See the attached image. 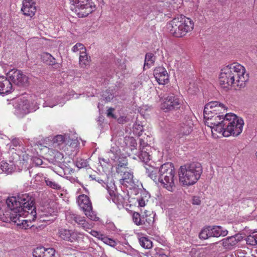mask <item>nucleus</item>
<instances>
[{"label": "nucleus", "mask_w": 257, "mask_h": 257, "mask_svg": "<svg viewBox=\"0 0 257 257\" xmlns=\"http://www.w3.org/2000/svg\"><path fill=\"white\" fill-rule=\"evenodd\" d=\"M0 168L3 172L7 174H10L12 172V169L9 167V165L7 162H2Z\"/></svg>", "instance_id": "42"}, {"label": "nucleus", "mask_w": 257, "mask_h": 257, "mask_svg": "<svg viewBox=\"0 0 257 257\" xmlns=\"http://www.w3.org/2000/svg\"><path fill=\"white\" fill-rule=\"evenodd\" d=\"M205 124L211 128L212 136L215 138H221L224 127L225 115L216 114L203 112Z\"/></svg>", "instance_id": "7"}, {"label": "nucleus", "mask_w": 257, "mask_h": 257, "mask_svg": "<svg viewBox=\"0 0 257 257\" xmlns=\"http://www.w3.org/2000/svg\"><path fill=\"white\" fill-rule=\"evenodd\" d=\"M104 243L111 246L115 247L117 243L113 239L108 237L104 235V236L102 238V240Z\"/></svg>", "instance_id": "39"}, {"label": "nucleus", "mask_w": 257, "mask_h": 257, "mask_svg": "<svg viewBox=\"0 0 257 257\" xmlns=\"http://www.w3.org/2000/svg\"><path fill=\"white\" fill-rule=\"evenodd\" d=\"M0 220L16 222V197H8L6 201L0 200Z\"/></svg>", "instance_id": "6"}, {"label": "nucleus", "mask_w": 257, "mask_h": 257, "mask_svg": "<svg viewBox=\"0 0 257 257\" xmlns=\"http://www.w3.org/2000/svg\"><path fill=\"white\" fill-rule=\"evenodd\" d=\"M17 88L20 87L22 90H26L30 85L29 78L20 70H17Z\"/></svg>", "instance_id": "23"}, {"label": "nucleus", "mask_w": 257, "mask_h": 257, "mask_svg": "<svg viewBox=\"0 0 257 257\" xmlns=\"http://www.w3.org/2000/svg\"><path fill=\"white\" fill-rule=\"evenodd\" d=\"M221 244L226 249H230L238 242L235 236H231L223 239Z\"/></svg>", "instance_id": "28"}, {"label": "nucleus", "mask_w": 257, "mask_h": 257, "mask_svg": "<svg viewBox=\"0 0 257 257\" xmlns=\"http://www.w3.org/2000/svg\"><path fill=\"white\" fill-rule=\"evenodd\" d=\"M159 257H169L168 255L165 254H160Z\"/></svg>", "instance_id": "48"}, {"label": "nucleus", "mask_w": 257, "mask_h": 257, "mask_svg": "<svg viewBox=\"0 0 257 257\" xmlns=\"http://www.w3.org/2000/svg\"><path fill=\"white\" fill-rule=\"evenodd\" d=\"M90 234L94 237H97V238L100 239L101 240H102V238L104 236V234H102L100 232L95 230H91L90 232Z\"/></svg>", "instance_id": "43"}, {"label": "nucleus", "mask_w": 257, "mask_h": 257, "mask_svg": "<svg viewBox=\"0 0 257 257\" xmlns=\"http://www.w3.org/2000/svg\"><path fill=\"white\" fill-rule=\"evenodd\" d=\"M185 101L182 96L171 94L165 97L161 103V109L165 112L180 109Z\"/></svg>", "instance_id": "11"}, {"label": "nucleus", "mask_w": 257, "mask_h": 257, "mask_svg": "<svg viewBox=\"0 0 257 257\" xmlns=\"http://www.w3.org/2000/svg\"><path fill=\"white\" fill-rule=\"evenodd\" d=\"M16 69H13L7 73V77L0 76V94L5 95L11 93L16 84Z\"/></svg>", "instance_id": "10"}, {"label": "nucleus", "mask_w": 257, "mask_h": 257, "mask_svg": "<svg viewBox=\"0 0 257 257\" xmlns=\"http://www.w3.org/2000/svg\"><path fill=\"white\" fill-rule=\"evenodd\" d=\"M133 220L134 222L137 225H142V215L139 213L135 212L133 214Z\"/></svg>", "instance_id": "37"}, {"label": "nucleus", "mask_w": 257, "mask_h": 257, "mask_svg": "<svg viewBox=\"0 0 257 257\" xmlns=\"http://www.w3.org/2000/svg\"><path fill=\"white\" fill-rule=\"evenodd\" d=\"M32 96L27 94L26 96L19 99L17 111L22 114H25L30 112L31 103Z\"/></svg>", "instance_id": "16"}, {"label": "nucleus", "mask_w": 257, "mask_h": 257, "mask_svg": "<svg viewBox=\"0 0 257 257\" xmlns=\"http://www.w3.org/2000/svg\"><path fill=\"white\" fill-rule=\"evenodd\" d=\"M32 254L33 257H55V250L53 248L39 246L34 249Z\"/></svg>", "instance_id": "20"}, {"label": "nucleus", "mask_w": 257, "mask_h": 257, "mask_svg": "<svg viewBox=\"0 0 257 257\" xmlns=\"http://www.w3.org/2000/svg\"><path fill=\"white\" fill-rule=\"evenodd\" d=\"M138 202L139 207H145L146 205V201L143 197H141L140 198L138 199Z\"/></svg>", "instance_id": "46"}, {"label": "nucleus", "mask_w": 257, "mask_h": 257, "mask_svg": "<svg viewBox=\"0 0 257 257\" xmlns=\"http://www.w3.org/2000/svg\"><path fill=\"white\" fill-rule=\"evenodd\" d=\"M118 164L116 168V172L118 174L123 172V169L127 168L128 165L127 159L126 157L119 156L117 159Z\"/></svg>", "instance_id": "29"}, {"label": "nucleus", "mask_w": 257, "mask_h": 257, "mask_svg": "<svg viewBox=\"0 0 257 257\" xmlns=\"http://www.w3.org/2000/svg\"><path fill=\"white\" fill-rule=\"evenodd\" d=\"M66 218L68 221L71 223H77L86 231L91 229L92 227V224L86 220L85 217L76 214L68 213L66 214Z\"/></svg>", "instance_id": "13"}, {"label": "nucleus", "mask_w": 257, "mask_h": 257, "mask_svg": "<svg viewBox=\"0 0 257 257\" xmlns=\"http://www.w3.org/2000/svg\"><path fill=\"white\" fill-rule=\"evenodd\" d=\"M155 61V58L154 55L152 53H147L146 54L144 68L147 67L150 68L152 66Z\"/></svg>", "instance_id": "32"}, {"label": "nucleus", "mask_w": 257, "mask_h": 257, "mask_svg": "<svg viewBox=\"0 0 257 257\" xmlns=\"http://www.w3.org/2000/svg\"><path fill=\"white\" fill-rule=\"evenodd\" d=\"M36 215L37 212L35 211H32L27 215H21L20 217L24 216L27 217V219L20 220L19 218H18L17 220L19 221V222H17V230L19 229H27L32 227V221L35 220ZM17 217H20L19 216Z\"/></svg>", "instance_id": "15"}, {"label": "nucleus", "mask_w": 257, "mask_h": 257, "mask_svg": "<svg viewBox=\"0 0 257 257\" xmlns=\"http://www.w3.org/2000/svg\"><path fill=\"white\" fill-rule=\"evenodd\" d=\"M211 228L212 237H218L221 236H225L228 233V231L226 229H223L221 226H211Z\"/></svg>", "instance_id": "30"}, {"label": "nucleus", "mask_w": 257, "mask_h": 257, "mask_svg": "<svg viewBox=\"0 0 257 257\" xmlns=\"http://www.w3.org/2000/svg\"><path fill=\"white\" fill-rule=\"evenodd\" d=\"M223 122L224 127L221 137H228L230 136H238L241 133L244 125L243 120L235 114L226 113Z\"/></svg>", "instance_id": "4"}, {"label": "nucleus", "mask_w": 257, "mask_h": 257, "mask_svg": "<svg viewBox=\"0 0 257 257\" xmlns=\"http://www.w3.org/2000/svg\"><path fill=\"white\" fill-rule=\"evenodd\" d=\"M52 147L56 149L63 150L65 144V138L63 135H57L52 140Z\"/></svg>", "instance_id": "26"}, {"label": "nucleus", "mask_w": 257, "mask_h": 257, "mask_svg": "<svg viewBox=\"0 0 257 257\" xmlns=\"http://www.w3.org/2000/svg\"><path fill=\"white\" fill-rule=\"evenodd\" d=\"M175 174L174 165L170 162L163 164L159 169V182L164 188L170 192H173L175 188Z\"/></svg>", "instance_id": "5"}, {"label": "nucleus", "mask_w": 257, "mask_h": 257, "mask_svg": "<svg viewBox=\"0 0 257 257\" xmlns=\"http://www.w3.org/2000/svg\"><path fill=\"white\" fill-rule=\"evenodd\" d=\"M36 3L33 0H24L21 11L25 16L33 17L36 12Z\"/></svg>", "instance_id": "18"}, {"label": "nucleus", "mask_w": 257, "mask_h": 257, "mask_svg": "<svg viewBox=\"0 0 257 257\" xmlns=\"http://www.w3.org/2000/svg\"><path fill=\"white\" fill-rule=\"evenodd\" d=\"M246 243L251 245L257 244V231L253 232L246 238Z\"/></svg>", "instance_id": "34"}, {"label": "nucleus", "mask_w": 257, "mask_h": 257, "mask_svg": "<svg viewBox=\"0 0 257 257\" xmlns=\"http://www.w3.org/2000/svg\"><path fill=\"white\" fill-rule=\"evenodd\" d=\"M193 123L192 120L187 117L185 120L180 124L179 127V136L180 137L188 135L192 131Z\"/></svg>", "instance_id": "22"}, {"label": "nucleus", "mask_w": 257, "mask_h": 257, "mask_svg": "<svg viewBox=\"0 0 257 257\" xmlns=\"http://www.w3.org/2000/svg\"><path fill=\"white\" fill-rule=\"evenodd\" d=\"M192 203L194 205H199L201 204V200L198 196H193L192 197Z\"/></svg>", "instance_id": "45"}, {"label": "nucleus", "mask_w": 257, "mask_h": 257, "mask_svg": "<svg viewBox=\"0 0 257 257\" xmlns=\"http://www.w3.org/2000/svg\"><path fill=\"white\" fill-rule=\"evenodd\" d=\"M227 110V107L218 101H211L206 104L204 112L216 114H223Z\"/></svg>", "instance_id": "14"}, {"label": "nucleus", "mask_w": 257, "mask_h": 257, "mask_svg": "<svg viewBox=\"0 0 257 257\" xmlns=\"http://www.w3.org/2000/svg\"><path fill=\"white\" fill-rule=\"evenodd\" d=\"M167 26L171 35L181 38L193 30L194 22L191 19L181 15L170 21Z\"/></svg>", "instance_id": "3"}, {"label": "nucleus", "mask_w": 257, "mask_h": 257, "mask_svg": "<svg viewBox=\"0 0 257 257\" xmlns=\"http://www.w3.org/2000/svg\"><path fill=\"white\" fill-rule=\"evenodd\" d=\"M154 75L159 84L165 85L169 81V75L166 69L162 67L156 68L154 70Z\"/></svg>", "instance_id": "17"}, {"label": "nucleus", "mask_w": 257, "mask_h": 257, "mask_svg": "<svg viewBox=\"0 0 257 257\" xmlns=\"http://www.w3.org/2000/svg\"><path fill=\"white\" fill-rule=\"evenodd\" d=\"M71 10L79 18H84L96 10L92 0H70Z\"/></svg>", "instance_id": "8"}, {"label": "nucleus", "mask_w": 257, "mask_h": 257, "mask_svg": "<svg viewBox=\"0 0 257 257\" xmlns=\"http://www.w3.org/2000/svg\"><path fill=\"white\" fill-rule=\"evenodd\" d=\"M144 167L148 176L155 182H159V169L148 164H146Z\"/></svg>", "instance_id": "25"}, {"label": "nucleus", "mask_w": 257, "mask_h": 257, "mask_svg": "<svg viewBox=\"0 0 257 257\" xmlns=\"http://www.w3.org/2000/svg\"><path fill=\"white\" fill-rule=\"evenodd\" d=\"M211 230V226L204 227L199 233V238L201 239H207L209 237H212V234Z\"/></svg>", "instance_id": "31"}, {"label": "nucleus", "mask_w": 257, "mask_h": 257, "mask_svg": "<svg viewBox=\"0 0 257 257\" xmlns=\"http://www.w3.org/2000/svg\"><path fill=\"white\" fill-rule=\"evenodd\" d=\"M140 159L144 162L145 163V165L147 164V162H148L150 160V155L146 151H142L141 154L140 155Z\"/></svg>", "instance_id": "41"}, {"label": "nucleus", "mask_w": 257, "mask_h": 257, "mask_svg": "<svg viewBox=\"0 0 257 257\" xmlns=\"http://www.w3.org/2000/svg\"><path fill=\"white\" fill-rule=\"evenodd\" d=\"M202 173V166L198 163L182 166L179 171V181L184 186L193 185L199 179Z\"/></svg>", "instance_id": "2"}, {"label": "nucleus", "mask_w": 257, "mask_h": 257, "mask_svg": "<svg viewBox=\"0 0 257 257\" xmlns=\"http://www.w3.org/2000/svg\"><path fill=\"white\" fill-rule=\"evenodd\" d=\"M86 49L85 47L81 43H76L72 48V51L74 52H79V54L81 53V51H86Z\"/></svg>", "instance_id": "38"}, {"label": "nucleus", "mask_w": 257, "mask_h": 257, "mask_svg": "<svg viewBox=\"0 0 257 257\" xmlns=\"http://www.w3.org/2000/svg\"><path fill=\"white\" fill-rule=\"evenodd\" d=\"M34 201V198L29 194L17 195V216L27 215L32 211L36 212Z\"/></svg>", "instance_id": "9"}, {"label": "nucleus", "mask_w": 257, "mask_h": 257, "mask_svg": "<svg viewBox=\"0 0 257 257\" xmlns=\"http://www.w3.org/2000/svg\"><path fill=\"white\" fill-rule=\"evenodd\" d=\"M113 110H114V108H108V109L107 110V116H111L112 117H114V115L113 113Z\"/></svg>", "instance_id": "47"}, {"label": "nucleus", "mask_w": 257, "mask_h": 257, "mask_svg": "<svg viewBox=\"0 0 257 257\" xmlns=\"http://www.w3.org/2000/svg\"><path fill=\"white\" fill-rule=\"evenodd\" d=\"M14 99H15L14 98V99H13L11 100V102H10V103H9V104H13V101H14Z\"/></svg>", "instance_id": "50"}, {"label": "nucleus", "mask_w": 257, "mask_h": 257, "mask_svg": "<svg viewBox=\"0 0 257 257\" xmlns=\"http://www.w3.org/2000/svg\"><path fill=\"white\" fill-rule=\"evenodd\" d=\"M112 201L116 204H122L123 202L124 199L122 196L116 195L113 191H108Z\"/></svg>", "instance_id": "36"}, {"label": "nucleus", "mask_w": 257, "mask_h": 257, "mask_svg": "<svg viewBox=\"0 0 257 257\" xmlns=\"http://www.w3.org/2000/svg\"><path fill=\"white\" fill-rule=\"evenodd\" d=\"M45 182L47 186H49L50 187L54 189L59 190L61 188V186L59 184H58L56 182H53L50 180L49 179L46 180Z\"/></svg>", "instance_id": "40"}, {"label": "nucleus", "mask_w": 257, "mask_h": 257, "mask_svg": "<svg viewBox=\"0 0 257 257\" xmlns=\"http://www.w3.org/2000/svg\"><path fill=\"white\" fill-rule=\"evenodd\" d=\"M41 59L43 61L49 65H53L55 63V58L48 53H44L42 55Z\"/></svg>", "instance_id": "33"}, {"label": "nucleus", "mask_w": 257, "mask_h": 257, "mask_svg": "<svg viewBox=\"0 0 257 257\" xmlns=\"http://www.w3.org/2000/svg\"><path fill=\"white\" fill-rule=\"evenodd\" d=\"M90 57L88 56L86 51H81L79 54V64L81 68H85L89 65Z\"/></svg>", "instance_id": "27"}, {"label": "nucleus", "mask_w": 257, "mask_h": 257, "mask_svg": "<svg viewBox=\"0 0 257 257\" xmlns=\"http://www.w3.org/2000/svg\"><path fill=\"white\" fill-rule=\"evenodd\" d=\"M141 211H142V210ZM154 216L155 215L152 211L145 210L144 212H142V225H144L146 228L152 227L155 221Z\"/></svg>", "instance_id": "21"}, {"label": "nucleus", "mask_w": 257, "mask_h": 257, "mask_svg": "<svg viewBox=\"0 0 257 257\" xmlns=\"http://www.w3.org/2000/svg\"><path fill=\"white\" fill-rule=\"evenodd\" d=\"M119 183L125 187H133L135 185L133 173L131 171L124 172Z\"/></svg>", "instance_id": "24"}, {"label": "nucleus", "mask_w": 257, "mask_h": 257, "mask_svg": "<svg viewBox=\"0 0 257 257\" xmlns=\"http://www.w3.org/2000/svg\"><path fill=\"white\" fill-rule=\"evenodd\" d=\"M77 203L85 215L91 220H96L97 217L93 210L90 198L85 194H81L77 198Z\"/></svg>", "instance_id": "12"}, {"label": "nucleus", "mask_w": 257, "mask_h": 257, "mask_svg": "<svg viewBox=\"0 0 257 257\" xmlns=\"http://www.w3.org/2000/svg\"><path fill=\"white\" fill-rule=\"evenodd\" d=\"M245 67L237 62L223 67L218 80L220 86L226 90H240L246 86L247 79L244 76Z\"/></svg>", "instance_id": "1"}, {"label": "nucleus", "mask_w": 257, "mask_h": 257, "mask_svg": "<svg viewBox=\"0 0 257 257\" xmlns=\"http://www.w3.org/2000/svg\"><path fill=\"white\" fill-rule=\"evenodd\" d=\"M34 164L37 166H40L43 164V161L38 157H34L33 159Z\"/></svg>", "instance_id": "44"}, {"label": "nucleus", "mask_w": 257, "mask_h": 257, "mask_svg": "<svg viewBox=\"0 0 257 257\" xmlns=\"http://www.w3.org/2000/svg\"><path fill=\"white\" fill-rule=\"evenodd\" d=\"M141 245L147 249H150L153 246L152 241L146 237H142L140 238Z\"/></svg>", "instance_id": "35"}, {"label": "nucleus", "mask_w": 257, "mask_h": 257, "mask_svg": "<svg viewBox=\"0 0 257 257\" xmlns=\"http://www.w3.org/2000/svg\"><path fill=\"white\" fill-rule=\"evenodd\" d=\"M81 235L77 232H71L70 230L64 228L59 229L58 232V235L61 238L70 242L77 241Z\"/></svg>", "instance_id": "19"}, {"label": "nucleus", "mask_w": 257, "mask_h": 257, "mask_svg": "<svg viewBox=\"0 0 257 257\" xmlns=\"http://www.w3.org/2000/svg\"><path fill=\"white\" fill-rule=\"evenodd\" d=\"M132 143L133 144V146L135 147L137 145V143L135 141H134Z\"/></svg>", "instance_id": "49"}]
</instances>
